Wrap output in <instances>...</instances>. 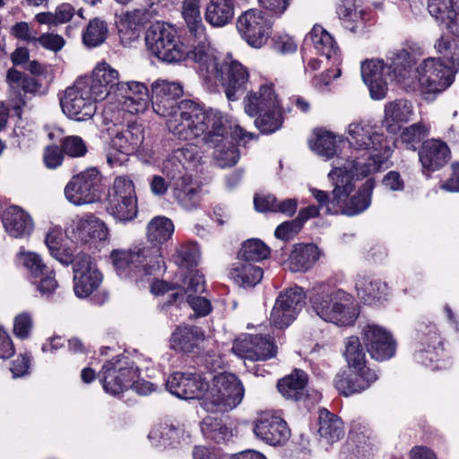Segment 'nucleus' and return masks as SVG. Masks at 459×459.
Listing matches in <instances>:
<instances>
[{"instance_id":"0eeeda50","label":"nucleus","mask_w":459,"mask_h":459,"mask_svg":"<svg viewBox=\"0 0 459 459\" xmlns=\"http://www.w3.org/2000/svg\"><path fill=\"white\" fill-rule=\"evenodd\" d=\"M147 247L143 244L134 246L128 250L114 249L109 258L120 277H136L143 279L145 276L156 275L160 273L158 261H152L144 252Z\"/></svg>"},{"instance_id":"37998d69","label":"nucleus","mask_w":459,"mask_h":459,"mask_svg":"<svg viewBox=\"0 0 459 459\" xmlns=\"http://www.w3.org/2000/svg\"><path fill=\"white\" fill-rule=\"evenodd\" d=\"M318 424L320 437L329 444L335 443L344 437L342 420L325 408L318 411Z\"/></svg>"},{"instance_id":"69168bd1","label":"nucleus","mask_w":459,"mask_h":459,"mask_svg":"<svg viewBox=\"0 0 459 459\" xmlns=\"http://www.w3.org/2000/svg\"><path fill=\"white\" fill-rule=\"evenodd\" d=\"M132 198L137 200L134 182L127 177L119 176L114 180L113 186L109 189L108 197Z\"/></svg>"},{"instance_id":"338daca9","label":"nucleus","mask_w":459,"mask_h":459,"mask_svg":"<svg viewBox=\"0 0 459 459\" xmlns=\"http://www.w3.org/2000/svg\"><path fill=\"white\" fill-rule=\"evenodd\" d=\"M455 48L456 44L455 39L444 35H442L435 44V48L437 53L442 56L441 59H444V61L451 65H459V55L455 53Z\"/></svg>"},{"instance_id":"f8f14e48","label":"nucleus","mask_w":459,"mask_h":459,"mask_svg":"<svg viewBox=\"0 0 459 459\" xmlns=\"http://www.w3.org/2000/svg\"><path fill=\"white\" fill-rule=\"evenodd\" d=\"M259 134L247 132L230 117V126L227 134L218 137V141L213 143H204L214 149L213 154L220 167L230 168L235 166L240 158L238 144H246L252 140H257Z\"/></svg>"},{"instance_id":"49530a36","label":"nucleus","mask_w":459,"mask_h":459,"mask_svg":"<svg viewBox=\"0 0 459 459\" xmlns=\"http://www.w3.org/2000/svg\"><path fill=\"white\" fill-rule=\"evenodd\" d=\"M236 0H210L206 6L205 21L213 27H223L234 17Z\"/></svg>"},{"instance_id":"5fc2aeb1","label":"nucleus","mask_w":459,"mask_h":459,"mask_svg":"<svg viewBox=\"0 0 459 459\" xmlns=\"http://www.w3.org/2000/svg\"><path fill=\"white\" fill-rule=\"evenodd\" d=\"M106 209L116 220L130 221L137 215V200H132L130 197L126 199L125 196L123 198L108 197Z\"/></svg>"},{"instance_id":"774afa93","label":"nucleus","mask_w":459,"mask_h":459,"mask_svg":"<svg viewBox=\"0 0 459 459\" xmlns=\"http://www.w3.org/2000/svg\"><path fill=\"white\" fill-rule=\"evenodd\" d=\"M188 169L184 163L170 154L163 162L162 172L169 179V184H172L189 176Z\"/></svg>"},{"instance_id":"1a4fd4ad","label":"nucleus","mask_w":459,"mask_h":459,"mask_svg":"<svg viewBox=\"0 0 459 459\" xmlns=\"http://www.w3.org/2000/svg\"><path fill=\"white\" fill-rule=\"evenodd\" d=\"M348 141L355 150H363L368 153V160L381 166L392 155L390 141L382 133L374 130L369 125L352 123L349 126Z\"/></svg>"},{"instance_id":"f3484780","label":"nucleus","mask_w":459,"mask_h":459,"mask_svg":"<svg viewBox=\"0 0 459 459\" xmlns=\"http://www.w3.org/2000/svg\"><path fill=\"white\" fill-rule=\"evenodd\" d=\"M362 343L372 359L382 362L394 357L396 340L385 328L377 325H367L361 332Z\"/></svg>"},{"instance_id":"4d7b16f0","label":"nucleus","mask_w":459,"mask_h":459,"mask_svg":"<svg viewBox=\"0 0 459 459\" xmlns=\"http://www.w3.org/2000/svg\"><path fill=\"white\" fill-rule=\"evenodd\" d=\"M429 134V128L423 123L418 122L403 128L400 139L407 150L419 152L421 143Z\"/></svg>"},{"instance_id":"c756f323","label":"nucleus","mask_w":459,"mask_h":459,"mask_svg":"<svg viewBox=\"0 0 459 459\" xmlns=\"http://www.w3.org/2000/svg\"><path fill=\"white\" fill-rule=\"evenodd\" d=\"M81 79L91 88L94 97L101 100L115 96L117 86L121 83L118 81V72L106 62L99 64L91 76Z\"/></svg>"},{"instance_id":"a19ab883","label":"nucleus","mask_w":459,"mask_h":459,"mask_svg":"<svg viewBox=\"0 0 459 459\" xmlns=\"http://www.w3.org/2000/svg\"><path fill=\"white\" fill-rule=\"evenodd\" d=\"M143 131L137 125H129L117 132L111 140V146L118 152L131 155L137 152L143 142Z\"/></svg>"},{"instance_id":"f03ea898","label":"nucleus","mask_w":459,"mask_h":459,"mask_svg":"<svg viewBox=\"0 0 459 459\" xmlns=\"http://www.w3.org/2000/svg\"><path fill=\"white\" fill-rule=\"evenodd\" d=\"M190 56L197 64L199 75L206 82L218 81L229 100H238L247 91L249 70L230 54L221 59L212 53L208 42L200 41Z\"/></svg>"},{"instance_id":"393cba45","label":"nucleus","mask_w":459,"mask_h":459,"mask_svg":"<svg viewBox=\"0 0 459 459\" xmlns=\"http://www.w3.org/2000/svg\"><path fill=\"white\" fill-rule=\"evenodd\" d=\"M378 377L373 369L359 370L347 367L334 377L333 385L341 395L351 396L368 389Z\"/></svg>"},{"instance_id":"20e7f679","label":"nucleus","mask_w":459,"mask_h":459,"mask_svg":"<svg viewBox=\"0 0 459 459\" xmlns=\"http://www.w3.org/2000/svg\"><path fill=\"white\" fill-rule=\"evenodd\" d=\"M245 112L255 117V126L262 134L280 130L284 122L283 109L273 83L262 84L259 91H249L244 98Z\"/></svg>"},{"instance_id":"680f3d73","label":"nucleus","mask_w":459,"mask_h":459,"mask_svg":"<svg viewBox=\"0 0 459 459\" xmlns=\"http://www.w3.org/2000/svg\"><path fill=\"white\" fill-rule=\"evenodd\" d=\"M59 143L65 155L69 158H82L88 153V146L79 135L64 136L60 139Z\"/></svg>"},{"instance_id":"864d4df0","label":"nucleus","mask_w":459,"mask_h":459,"mask_svg":"<svg viewBox=\"0 0 459 459\" xmlns=\"http://www.w3.org/2000/svg\"><path fill=\"white\" fill-rule=\"evenodd\" d=\"M271 255L270 247L259 238H249L241 244L238 252V261L257 263L267 259Z\"/></svg>"},{"instance_id":"4c0bfd02","label":"nucleus","mask_w":459,"mask_h":459,"mask_svg":"<svg viewBox=\"0 0 459 459\" xmlns=\"http://www.w3.org/2000/svg\"><path fill=\"white\" fill-rule=\"evenodd\" d=\"M413 115V106L410 100H395L385 107V128L390 134H397L402 124L408 123Z\"/></svg>"},{"instance_id":"bb28decb","label":"nucleus","mask_w":459,"mask_h":459,"mask_svg":"<svg viewBox=\"0 0 459 459\" xmlns=\"http://www.w3.org/2000/svg\"><path fill=\"white\" fill-rule=\"evenodd\" d=\"M420 55V48L417 43L411 40L404 41L401 49L392 52L386 56L387 63L385 65L392 74V78L397 82H403L409 77Z\"/></svg>"},{"instance_id":"3c124183","label":"nucleus","mask_w":459,"mask_h":459,"mask_svg":"<svg viewBox=\"0 0 459 459\" xmlns=\"http://www.w3.org/2000/svg\"><path fill=\"white\" fill-rule=\"evenodd\" d=\"M119 40L122 46L127 47L140 37L142 22L138 11L127 12L116 22Z\"/></svg>"},{"instance_id":"9b49d317","label":"nucleus","mask_w":459,"mask_h":459,"mask_svg":"<svg viewBox=\"0 0 459 459\" xmlns=\"http://www.w3.org/2000/svg\"><path fill=\"white\" fill-rule=\"evenodd\" d=\"M102 192V176L94 167L73 176L65 187L66 199L75 205L96 203L100 200Z\"/></svg>"},{"instance_id":"e2e57ef3","label":"nucleus","mask_w":459,"mask_h":459,"mask_svg":"<svg viewBox=\"0 0 459 459\" xmlns=\"http://www.w3.org/2000/svg\"><path fill=\"white\" fill-rule=\"evenodd\" d=\"M171 154L178 160L184 163L188 169L196 168L202 159L199 146L189 143L174 150Z\"/></svg>"},{"instance_id":"8fccbe9b","label":"nucleus","mask_w":459,"mask_h":459,"mask_svg":"<svg viewBox=\"0 0 459 459\" xmlns=\"http://www.w3.org/2000/svg\"><path fill=\"white\" fill-rule=\"evenodd\" d=\"M63 232L60 229L50 230L45 238V243L50 255L62 264L68 265L75 259L74 251L65 244Z\"/></svg>"},{"instance_id":"a878e982","label":"nucleus","mask_w":459,"mask_h":459,"mask_svg":"<svg viewBox=\"0 0 459 459\" xmlns=\"http://www.w3.org/2000/svg\"><path fill=\"white\" fill-rule=\"evenodd\" d=\"M205 340L204 331L197 325H179L172 332L169 348L176 353L200 356L204 352L202 343Z\"/></svg>"},{"instance_id":"6ab92c4d","label":"nucleus","mask_w":459,"mask_h":459,"mask_svg":"<svg viewBox=\"0 0 459 459\" xmlns=\"http://www.w3.org/2000/svg\"><path fill=\"white\" fill-rule=\"evenodd\" d=\"M415 339L417 344L414 357L419 363L428 366L429 363L438 360L439 351L444 348L442 338L435 324L418 323Z\"/></svg>"},{"instance_id":"0e129e2a","label":"nucleus","mask_w":459,"mask_h":459,"mask_svg":"<svg viewBox=\"0 0 459 459\" xmlns=\"http://www.w3.org/2000/svg\"><path fill=\"white\" fill-rule=\"evenodd\" d=\"M459 8V0H428L429 14L439 22Z\"/></svg>"},{"instance_id":"423d86ee","label":"nucleus","mask_w":459,"mask_h":459,"mask_svg":"<svg viewBox=\"0 0 459 459\" xmlns=\"http://www.w3.org/2000/svg\"><path fill=\"white\" fill-rule=\"evenodd\" d=\"M145 44L150 53L157 58L175 63L188 57L190 53L180 41L177 30L169 23L157 22L152 23L145 32Z\"/></svg>"},{"instance_id":"ddd939ff","label":"nucleus","mask_w":459,"mask_h":459,"mask_svg":"<svg viewBox=\"0 0 459 459\" xmlns=\"http://www.w3.org/2000/svg\"><path fill=\"white\" fill-rule=\"evenodd\" d=\"M236 28L248 46L261 48L271 38L273 25L264 11L251 8L238 16Z\"/></svg>"},{"instance_id":"7ed1b4c3","label":"nucleus","mask_w":459,"mask_h":459,"mask_svg":"<svg viewBox=\"0 0 459 459\" xmlns=\"http://www.w3.org/2000/svg\"><path fill=\"white\" fill-rule=\"evenodd\" d=\"M328 178L333 186L332 196L327 191L310 189L312 196L321 207H325L327 214L341 212L348 216H355L369 207L376 186L373 178H368L353 195L351 194L355 190V183L351 172L341 167L334 168L329 172Z\"/></svg>"},{"instance_id":"2eb2a0df","label":"nucleus","mask_w":459,"mask_h":459,"mask_svg":"<svg viewBox=\"0 0 459 459\" xmlns=\"http://www.w3.org/2000/svg\"><path fill=\"white\" fill-rule=\"evenodd\" d=\"M441 57L425 59L417 68L422 87L429 93L446 91L455 81V72Z\"/></svg>"},{"instance_id":"6e6552de","label":"nucleus","mask_w":459,"mask_h":459,"mask_svg":"<svg viewBox=\"0 0 459 459\" xmlns=\"http://www.w3.org/2000/svg\"><path fill=\"white\" fill-rule=\"evenodd\" d=\"M103 390L113 396L122 394L140 377L136 363L126 356H116L107 360L98 374Z\"/></svg>"},{"instance_id":"e433bc0d","label":"nucleus","mask_w":459,"mask_h":459,"mask_svg":"<svg viewBox=\"0 0 459 459\" xmlns=\"http://www.w3.org/2000/svg\"><path fill=\"white\" fill-rule=\"evenodd\" d=\"M319 256L320 250L316 245L296 244L287 262L289 270L293 273H306L313 267Z\"/></svg>"},{"instance_id":"f257e3e1","label":"nucleus","mask_w":459,"mask_h":459,"mask_svg":"<svg viewBox=\"0 0 459 459\" xmlns=\"http://www.w3.org/2000/svg\"><path fill=\"white\" fill-rule=\"evenodd\" d=\"M230 117L195 100H181L174 116L166 120V126L178 140L191 141L203 136L204 143H213L227 134Z\"/></svg>"},{"instance_id":"72a5a7b5","label":"nucleus","mask_w":459,"mask_h":459,"mask_svg":"<svg viewBox=\"0 0 459 459\" xmlns=\"http://www.w3.org/2000/svg\"><path fill=\"white\" fill-rule=\"evenodd\" d=\"M72 233L76 243L89 244L107 239L108 229L101 220L91 214L81 219Z\"/></svg>"},{"instance_id":"052dcab7","label":"nucleus","mask_w":459,"mask_h":459,"mask_svg":"<svg viewBox=\"0 0 459 459\" xmlns=\"http://www.w3.org/2000/svg\"><path fill=\"white\" fill-rule=\"evenodd\" d=\"M315 134L316 140L311 145L312 150L326 159L333 158L337 151L335 135L322 128L316 129Z\"/></svg>"},{"instance_id":"79ce46f5","label":"nucleus","mask_w":459,"mask_h":459,"mask_svg":"<svg viewBox=\"0 0 459 459\" xmlns=\"http://www.w3.org/2000/svg\"><path fill=\"white\" fill-rule=\"evenodd\" d=\"M175 200L185 209L192 210L199 206L201 202L199 187L193 183L192 176L170 184Z\"/></svg>"},{"instance_id":"a18cd8bd","label":"nucleus","mask_w":459,"mask_h":459,"mask_svg":"<svg viewBox=\"0 0 459 459\" xmlns=\"http://www.w3.org/2000/svg\"><path fill=\"white\" fill-rule=\"evenodd\" d=\"M231 280L242 288H253L263 279L264 270L252 263L238 261L230 272Z\"/></svg>"},{"instance_id":"c9c22d12","label":"nucleus","mask_w":459,"mask_h":459,"mask_svg":"<svg viewBox=\"0 0 459 459\" xmlns=\"http://www.w3.org/2000/svg\"><path fill=\"white\" fill-rule=\"evenodd\" d=\"M355 286L359 299L365 305L372 306L387 296V284L371 275H358Z\"/></svg>"},{"instance_id":"412c9836","label":"nucleus","mask_w":459,"mask_h":459,"mask_svg":"<svg viewBox=\"0 0 459 459\" xmlns=\"http://www.w3.org/2000/svg\"><path fill=\"white\" fill-rule=\"evenodd\" d=\"M174 230L173 221L165 216H156L147 225L146 237L152 247H146L147 251L144 253L150 256L152 261L159 262L160 272L165 270V262L161 252L162 246L171 238Z\"/></svg>"},{"instance_id":"f704fd0d","label":"nucleus","mask_w":459,"mask_h":459,"mask_svg":"<svg viewBox=\"0 0 459 459\" xmlns=\"http://www.w3.org/2000/svg\"><path fill=\"white\" fill-rule=\"evenodd\" d=\"M248 343L240 351L251 360H267L275 358L278 347L273 336L270 334H249Z\"/></svg>"},{"instance_id":"09e8293b","label":"nucleus","mask_w":459,"mask_h":459,"mask_svg":"<svg viewBox=\"0 0 459 459\" xmlns=\"http://www.w3.org/2000/svg\"><path fill=\"white\" fill-rule=\"evenodd\" d=\"M182 15L188 28L189 33L195 39L207 41L204 25L200 13V0H184Z\"/></svg>"},{"instance_id":"ea45409f","label":"nucleus","mask_w":459,"mask_h":459,"mask_svg":"<svg viewBox=\"0 0 459 459\" xmlns=\"http://www.w3.org/2000/svg\"><path fill=\"white\" fill-rule=\"evenodd\" d=\"M349 444L353 446L352 453L357 456H364L365 453L372 449L375 441L373 430L369 426L360 420H352L349 434Z\"/></svg>"},{"instance_id":"c85d7f7f","label":"nucleus","mask_w":459,"mask_h":459,"mask_svg":"<svg viewBox=\"0 0 459 459\" xmlns=\"http://www.w3.org/2000/svg\"><path fill=\"white\" fill-rule=\"evenodd\" d=\"M150 91L147 86L140 82H121L117 86L114 99L122 104L130 113H143L150 104Z\"/></svg>"},{"instance_id":"603ef678","label":"nucleus","mask_w":459,"mask_h":459,"mask_svg":"<svg viewBox=\"0 0 459 459\" xmlns=\"http://www.w3.org/2000/svg\"><path fill=\"white\" fill-rule=\"evenodd\" d=\"M108 35V22L100 17H94L82 30V42L88 48H95L105 43Z\"/></svg>"},{"instance_id":"39448f33","label":"nucleus","mask_w":459,"mask_h":459,"mask_svg":"<svg viewBox=\"0 0 459 459\" xmlns=\"http://www.w3.org/2000/svg\"><path fill=\"white\" fill-rule=\"evenodd\" d=\"M352 296L341 289L315 290L310 297L312 308L325 322L339 326L351 325L358 317Z\"/></svg>"},{"instance_id":"aec40b11","label":"nucleus","mask_w":459,"mask_h":459,"mask_svg":"<svg viewBox=\"0 0 459 459\" xmlns=\"http://www.w3.org/2000/svg\"><path fill=\"white\" fill-rule=\"evenodd\" d=\"M360 74L363 82L368 88L370 97L376 100L385 99L388 91V80H394L384 60L371 58L362 61Z\"/></svg>"},{"instance_id":"5701e85b","label":"nucleus","mask_w":459,"mask_h":459,"mask_svg":"<svg viewBox=\"0 0 459 459\" xmlns=\"http://www.w3.org/2000/svg\"><path fill=\"white\" fill-rule=\"evenodd\" d=\"M209 387L208 382L200 374L174 372L166 382L167 390L184 400L200 399Z\"/></svg>"},{"instance_id":"dca6fc26","label":"nucleus","mask_w":459,"mask_h":459,"mask_svg":"<svg viewBox=\"0 0 459 459\" xmlns=\"http://www.w3.org/2000/svg\"><path fill=\"white\" fill-rule=\"evenodd\" d=\"M74 271V290L78 298H87L100 286L103 276L94 259L88 254L79 253L71 264Z\"/></svg>"},{"instance_id":"58836bf2","label":"nucleus","mask_w":459,"mask_h":459,"mask_svg":"<svg viewBox=\"0 0 459 459\" xmlns=\"http://www.w3.org/2000/svg\"><path fill=\"white\" fill-rule=\"evenodd\" d=\"M336 13L343 27L352 32L363 30L371 14L367 10L358 11L355 0H342L336 7Z\"/></svg>"},{"instance_id":"2f4dec72","label":"nucleus","mask_w":459,"mask_h":459,"mask_svg":"<svg viewBox=\"0 0 459 459\" xmlns=\"http://www.w3.org/2000/svg\"><path fill=\"white\" fill-rule=\"evenodd\" d=\"M308 375L303 369L294 368L277 381V390L286 399L299 402L307 398Z\"/></svg>"},{"instance_id":"4468645a","label":"nucleus","mask_w":459,"mask_h":459,"mask_svg":"<svg viewBox=\"0 0 459 459\" xmlns=\"http://www.w3.org/2000/svg\"><path fill=\"white\" fill-rule=\"evenodd\" d=\"M307 295L303 288L295 285L281 291L271 311L270 320L278 329H285L297 318L306 305Z\"/></svg>"},{"instance_id":"7c9ffc66","label":"nucleus","mask_w":459,"mask_h":459,"mask_svg":"<svg viewBox=\"0 0 459 459\" xmlns=\"http://www.w3.org/2000/svg\"><path fill=\"white\" fill-rule=\"evenodd\" d=\"M218 400L230 409L238 405L245 394V388L240 379L232 373H224L215 378Z\"/></svg>"},{"instance_id":"bf43d9fd","label":"nucleus","mask_w":459,"mask_h":459,"mask_svg":"<svg viewBox=\"0 0 459 459\" xmlns=\"http://www.w3.org/2000/svg\"><path fill=\"white\" fill-rule=\"evenodd\" d=\"M200 250L195 242L188 241L179 245L174 255L175 263L182 268L192 269L198 264Z\"/></svg>"},{"instance_id":"b1692460","label":"nucleus","mask_w":459,"mask_h":459,"mask_svg":"<svg viewBox=\"0 0 459 459\" xmlns=\"http://www.w3.org/2000/svg\"><path fill=\"white\" fill-rule=\"evenodd\" d=\"M20 261L28 270L30 280L42 295H51L57 287L55 273L43 262L39 255L34 252H21Z\"/></svg>"},{"instance_id":"13d9d810","label":"nucleus","mask_w":459,"mask_h":459,"mask_svg":"<svg viewBox=\"0 0 459 459\" xmlns=\"http://www.w3.org/2000/svg\"><path fill=\"white\" fill-rule=\"evenodd\" d=\"M6 82L13 89L21 88L25 93L35 95L39 91L41 83L39 80L12 67L6 73Z\"/></svg>"},{"instance_id":"6e6d98bb","label":"nucleus","mask_w":459,"mask_h":459,"mask_svg":"<svg viewBox=\"0 0 459 459\" xmlns=\"http://www.w3.org/2000/svg\"><path fill=\"white\" fill-rule=\"evenodd\" d=\"M359 338L358 336H350L345 345L344 356L350 368L359 370L371 369L367 366L366 354Z\"/></svg>"},{"instance_id":"4be33fe9","label":"nucleus","mask_w":459,"mask_h":459,"mask_svg":"<svg viewBox=\"0 0 459 459\" xmlns=\"http://www.w3.org/2000/svg\"><path fill=\"white\" fill-rule=\"evenodd\" d=\"M182 95L183 88L180 84L157 81L152 85L150 102L157 115L169 119L176 113Z\"/></svg>"},{"instance_id":"473e14b6","label":"nucleus","mask_w":459,"mask_h":459,"mask_svg":"<svg viewBox=\"0 0 459 459\" xmlns=\"http://www.w3.org/2000/svg\"><path fill=\"white\" fill-rule=\"evenodd\" d=\"M3 224L5 231L15 238L30 236L34 229L30 215L18 206H11L4 212Z\"/></svg>"},{"instance_id":"c03bdc74","label":"nucleus","mask_w":459,"mask_h":459,"mask_svg":"<svg viewBox=\"0 0 459 459\" xmlns=\"http://www.w3.org/2000/svg\"><path fill=\"white\" fill-rule=\"evenodd\" d=\"M308 39L314 45V48L320 56H325L327 59H336L340 52V48L333 37L321 25L313 26L309 33L306 36L305 41Z\"/></svg>"},{"instance_id":"cd10ccee","label":"nucleus","mask_w":459,"mask_h":459,"mask_svg":"<svg viewBox=\"0 0 459 459\" xmlns=\"http://www.w3.org/2000/svg\"><path fill=\"white\" fill-rule=\"evenodd\" d=\"M448 145L437 139L425 140L419 149V160L422 167V174L427 178L444 168L450 160Z\"/></svg>"},{"instance_id":"9d476101","label":"nucleus","mask_w":459,"mask_h":459,"mask_svg":"<svg viewBox=\"0 0 459 459\" xmlns=\"http://www.w3.org/2000/svg\"><path fill=\"white\" fill-rule=\"evenodd\" d=\"M98 101L101 100L95 98L91 88L79 78L65 90L64 96L60 98V106L69 118L85 121L96 113Z\"/></svg>"},{"instance_id":"a211bd4d","label":"nucleus","mask_w":459,"mask_h":459,"mask_svg":"<svg viewBox=\"0 0 459 459\" xmlns=\"http://www.w3.org/2000/svg\"><path fill=\"white\" fill-rule=\"evenodd\" d=\"M255 435L264 443L283 446L290 437V429L284 419L274 411H263L254 421Z\"/></svg>"},{"instance_id":"de8ad7c7","label":"nucleus","mask_w":459,"mask_h":459,"mask_svg":"<svg viewBox=\"0 0 459 459\" xmlns=\"http://www.w3.org/2000/svg\"><path fill=\"white\" fill-rule=\"evenodd\" d=\"M204 437L217 445H227L233 437L232 429L222 418L207 416L201 422Z\"/></svg>"}]
</instances>
